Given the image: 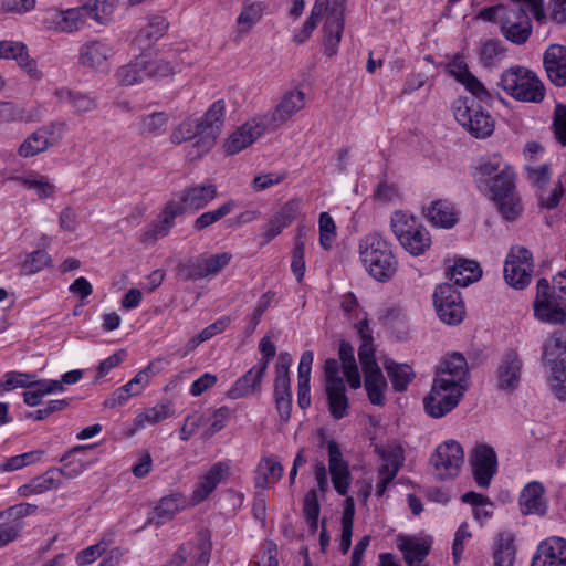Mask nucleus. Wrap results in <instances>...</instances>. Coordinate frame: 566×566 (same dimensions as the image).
<instances>
[{
	"mask_svg": "<svg viewBox=\"0 0 566 566\" xmlns=\"http://www.w3.org/2000/svg\"><path fill=\"white\" fill-rule=\"evenodd\" d=\"M365 389L369 401L375 406H384L387 381L380 368L365 370Z\"/></svg>",
	"mask_w": 566,
	"mask_h": 566,
	"instance_id": "49530a36",
	"label": "nucleus"
},
{
	"mask_svg": "<svg viewBox=\"0 0 566 566\" xmlns=\"http://www.w3.org/2000/svg\"><path fill=\"white\" fill-rule=\"evenodd\" d=\"M327 396L328 410L335 420L343 419L347 416L349 407L348 397L346 395L345 381H336L334 385H325Z\"/></svg>",
	"mask_w": 566,
	"mask_h": 566,
	"instance_id": "58836bf2",
	"label": "nucleus"
},
{
	"mask_svg": "<svg viewBox=\"0 0 566 566\" xmlns=\"http://www.w3.org/2000/svg\"><path fill=\"white\" fill-rule=\"evenodd\" d=\"M543 356L549 365V387L559 400H566V334L555 333L545 343Z\"/></svg>",
	"mask_w": 566,
	"mask_h": 566,
	"instance_id": "423d86ee",
	"label": "nucleus"
},
{
	"mask_svg": "<svg viewBox=\"0 0 566 566\" xmlns=\"http://www.w3.org/2000/svg\"><path fill=\"white\" fill-rule=\"evenodd\" d=\"M552 129L556 142L566 147V105L557 104L555 106Z\"/></svg>",
	"mask_w": 566,
	"mask_h": 566,
	"instance_id": "774afa93",
	"label": "nucleus"
},
{
	"mask_svg": "<svg viewBox=\"0 0 566 566\" xmlns=\"http://www.w3.org/2000/svg\"><path fill=\"white\" fill-rule=\"evenodd\" d=\"M533 271L532 253L522 245L512 247L504 263L505 282L516 290H523L531 283Z\"/></svg>",
	"mask_w": 566,
	"mask_h": 566,
	"instance_id": "1a4fd4ad",
	"label": "nucleus"
},
{
	"mask_svg": "<svg viewBox=\"0 0 566 566\" xmlns=\"http://www.w3.org/2000/svg\"><path fill=\"white\" fill-rule=\"evenodd\" d=\"M397 547L401 551L408 566H418L430 553L431 542L418 537L399 536Z\"/></svg>",
	"mask_w": 566,
	"mask_h": 566,
	"instance_id": "473e14b6",
	"label": "nucleus"
},
{
	"mask_svg": "<svg viewBox=\"0 0 566 566\" xmlns=\"http://www.w3.org/2000/svg\"><path fill=\"white\" fill-rule=\"evenodd\" d=\"M433 380L467 390L469 387V368L464 356L460 353L447 356L440 364Z\"/></svg>",
	"mask_w": 566,
	"mask_h": 566,
	"instance_id": "a211bd4d",
	"label": "nucleus"
},
{
	"mask_svg": "<svg viewBox=\"0 0 566 566\" xmlns=\"http://www.w3.org/2000/svg\"><path fill=\"white\" fill-rule=\"evenodd\" d=\"M329 6L328 0H316L312 7L310 18L303 24L302 30L294 35V41L304 43L317 27L322 15L327 11Z\"/></svg>",
	"mask_w": 566,
	"mask_h": 566,
	"instance_id": "13d9d810",
	"label": "nucleus"
},
{
	"mask_svg": "<svg viewBox=\"0 0 566 566\" xmlns=\"http://www.w3.org/2000/svg\"><path fill=\"white\" fill-rule=\"evenodd\" d=\"M433 305L437 315L444 324L458 325L464 319V303L460 292L451 284L442 283L436 287Z\"/></svg>",
	"mask_w": 566,
	"mask_h": 566,
	"instance_id": "9d476101",
	"label": "nucleus"
},
{
	"mask_svg": "<svg viewBox=\"0 0 566 566\" xmlns=\"http://www.w3.org/2000/svg\"><path fill=\"white\" fill-rule=\"evenodd\" d=\"M169 28V22L161 14L148 15L139 25L135 41L140 46H150L163 38Z\"/></svg>",
	"mask_w": 566,
	"mask_h": 566,
	"instance_id": "72a5a7b5",
	"label": "nucleus"
},
{
	"mask_svg": "<svg viewBox=\"0 0 566 566\" xmlns=\"http://www.w3.org/2000/svg\"><path fill=\"white\" fill-rule=\"evenodd\" d=\"M266 6L264 2L244 1L237 19L240 33H248L263 17Z\"/></svg>",
	"mask_w": 566,
	"mask_h": 566,
	"instance_id": "8fccbe9b",
	"label": "nucleus"
},
{
	"mask_svg": "<svg viewBox=\"0 0 566 566\" xmlns=\"http://www.w3.org/2000/svg\"><path fill=\"white\" fill-rule=\"evenodd\" d=\"M283 475L282 464L274 458H263L255 471L254 483L259 489H268L270 484L276 483Z\"/></svg>",
	"mask_w": 566,
	"mask_h": 566,
	"instance_id": "ea45409f",
	"label": "nucleus"
},
{
	"mask_svg": "<svg viewBox=\"0 0 566 566\" xmlns=\"http://www.w3.org/2000/svg\"><path fill=\"white\" fill-rule=\"evenodd\" d=\"M305 107V93L301 90H291L284 93L276 107L261 115L271 132L276 130L295 114Z\"/></svg>",
	"mask_w": 566,
	"mask_h": 566,
	"instance_id": "dca6fc26",
	"label": "nucleus"
},
{
	"mask_svg": "<svg viewBox=\"0 0 566 566\" xmlns=\"http://www.w3.org/2000/svg\"><path fill=\"white\" fill-rule=\"evenodd\" d=\"M268 132L271 130L261 115L255 116L228 136L223 143L224 151L229 156L239 154Z\"/></svg>",
	"mask_w": 566,
	"mask_h": 566,
	"instance_id": "2eb2a0df",
	"label": "nucleus"
},
{
	"mask_svg": "<svg viewBox=\"0 0 566 566\" xmlns=\"http://www.w3.org/2000/svg\"><path fill=\"white\" fill-rule=\"evenodd\" d=\"M358 254L367 273L378 282L389 281L397 272L398 261L391 244L378 232H369L359 239Z\"/></svg>",
	"mask_w": 566,
	"mask_h": 566,
	"instance_id": "f03ea898",
	"label": "nucleus"
},
{
	"mask_svg": "<svg viewBox=\"0 0 566 566\" xmlns=\"http://www.w3.org/2000/svg\"><path fill=\"white\" fill-rule=\"evenodd\" d=\"M145 62H146V74L147 77H166L171 75L177 65L165 57H155L149 59L147 55H145Z\"/></svg>",
	"mask_w": 566,
	"mask_h": 566,
	"instance_id": "338daca9",
	"label": "nucleus"
},
{
	"mask_svg": "<svg viewBox=\"0 0 566 566\" xmlns=\"http://www.w3.org/2000/svg\"><path fill=\"white\" fill-rule=\"evenodd\" d=\"M464 463V451L455 440L440 443L430 457L433 476L439 481L455 479Z\"/></svg>",
	"mask_w": 566,
	"mask_h": 566,
	"instance_id": "6e6552de",
	"label": "nucleus"
},
{
	"mask_svg": "<svg viewBox=\"0 0 566 566\" xmlns=\"http://www.w3.org/2000/svg\"><path fill=\"white\" fill-rule=\"evenodd\" d=\"M85 9L84 13L85 21L93 19L99 24H108L113 21V14L115 9L114 0H94V2L82 6Z\"/></svg>",
	"mask_w": 566,
	"mask_h": 566,
	"instance_id": "4d7b16f0",
	"label": "nucleus"
},
{
	"mask_svg": "<svg viewBox=\"0 0 566 566\" xmlns=\"http://www.w3.org/2000/svg\"><path fill=\"white\" fill-rule=\"evenodd\" d=\"M355 515L354 500L348 497L342 515V535L339 541V549L346 554L352 545L353 523Z\"/></svg>",
	"mask_w": 566,
	"mask_h": 566,
	"instance_id": "bf43d9fd",
	"label": "nucleus"
},
{
	"mask_svg": "<svg viewBox=\"0 0 566 566\" xmlns=\"http://www.w3.org/2000/svg\"><path fill=\"white\" fill-rule=\"evenodd\" d=\"M515 172L510 166H504L491 180L478 179V187L491 199L511 193L515 190Z\"/></svg>",
	"mask_w": 566,
	"mask_h": 566,
	"instance_id": "2f4dec72",
	"label": "nucleus"
},
{
	"mask_svg": "<svg viewBox=\"0 0 566 566\" xmlns=\"http://www.w3.org/2000/svg\"><path fill=\"white\" fill-rule=\"evenodd\" d=\"M12 180L20 185L33 189L40 199H46L53 196L55 187L45 176H39L35 172H29L24 176L12 177Z\"/></svg>",
	"mask_w": 566,
	"mask_h": 566,
	"instance_id": "6e6d98bb",
	"label": "nucleus"
},
{
	"mask_svg": "<svg viewBox=\"0 0 566 566\" xmlns=\"http://www.w3.org/2000/svg\"><path fill=\"white\" fill-rule=\"evenodd\" d=\"M186 506L185 496L181 493H171L160 499L154 509V516L156 524H164L166 521L171 520L175 514L184 510Z\"/></svg>",
	"mask_w": 566,
	"mask_h": 566,
	"instance_id": "79ce46f5",
	"label": "nucleus"
},
{
	"mask_svg": "<svg viewBox=\"0 0 566 566\" xmlns=\"http://www.w3.org/2000/svg\"><path fill=\"white\" fill-rule=\"evenodd\" d=\"M423 211L429 222L437 228L450 229L458 221L452 205L447 200L431 201Z\"/></svg>",
	"mask_w": 566,
	"mask_h": 566,
	"instance_id": "4c0bfd02",
	"label": "nucleus"
},
{
	"mask_svg": "<svg viewBox=\"0 0 566 566\" xmlns=\"http://www.w3.org/2000/svg\"><path fill=\"white\" fill-rule=\"evenodd\" d=\"M465 391L433 380L430 392L423 398L424 410L432 418H442L459 405Z\"/></svg>",
	"mask_w": 566,
	"mask_h": 566,
	"instance_id": "9b49d317",
	"label": "nucleus"
},
{
	"mask_svg": "<svg viewBox=\"0 0 566 566\" xmlns=\"http://www.w3.org/2000/svg\"><path fill=\"white\" fill-rule=\"evenodd\" d=\"M172 415V408L168 402L157 403L154 407L139 412L134 419L136 429H144L146 426L159 423Z\"/></svg>",
	"mask_w": 566,
	"mask_h": 566,
	"instance_id": "5fc2aeb1",
	"label": "nucleus"
},
{
	"mask_svg": "<svg viewBox=\"0 0 566 566\" xmlns=\"http://www.w3.org/2000/svg\"><path fill=\"white\" fill-rule=\"evenodd\" d=\"M339 360L349 386L358 389L361 386V378L355 360L354 347L348 342L343 340L339 345Z\"/></svg>",
	"mask_w": 566,
	"mask_h": 566,
	"instance_id": "de8ad7c7",
	"label": "nucleus"
},
{
	"mask_svg": "<svg viewBox=\"0 0 566 566\" xmlns=\"http://www.w3.org/2000/svg\"><path fill=\"white\" fill-rule=\"evenodd\" d=\"M300 209L298 200L292 199L285 202L281 209L269 220L264 227V243H269L279 235L286 227H289L296 217Z\"/></svg>",
	"mask_w": 566,
	"mask_h": 566,
	"instance_id": "c756f323",
	"label": "nucleus"
},
{
	"mask_svg": "<svg viewBox=\"0 0 566 566\" xmlns=\"http://www.w3.org/2000/svg\"><path fill=\"white\" fill-rule=\"evenodd\" d=\"M116 77L122 85L126 86L140 83L145 77H147L145 54H142L130 63L120 66L116 72Z\"/></svg>",
	"mask_w": 566,
	"mask_h": 566,
	"instance_id": "09e8293b",
	"label": "nucleus"
},
{
	"mask_svg": "<svg viewBox=\"0 0 566 566\" xmlns=\"http://www.w3.org/2000/svg\"><path fill=\"white\" fill-rule=\"evenodd\" d=\"M455 120L473 137L486 138L495 128V120L474 99L459 97L452 104Z\"/></svg>",
	"mask_w": 566,
	"mask_h": 566,
	"instance_id": "39448f33",
	"label": "nucleus"
},
{
	"mask_svg": "<svg viewBox=\"0 0 566 566\" xmlns=\"http://www.w3.org/2000/svg\"><path fill=\"white\" fill-rule=\"evenodd\" d=\"M230 473V467L227 462L219 461L210 467L208 471L201 474L196 483L192 494V504H199L222 483Z\"/></svg>",
	"mask_w": 566,
	"mask_h": 566,
	"instance_id": "412c9836",
	"label": "nucleus"
},
{
	"mask_svg": "<svg viewBox=\"0 0 566 566\" xmlns=\"http://www.w3.org/2000/svg\"><path fill=\"white\" fill-rule=\"evenodd\" d=\"M319 244L324 250H331L336 237V224L328 212H321L318 218Z\"/></svg>",
	"mask_w": 566,
	"mask_h": 566,
	"instance_id": "0e129e2a",
	"label": "nucleus"
},
{
	"mask_svg": "<svg viewBox=\"0 0 566 566\" xmlns=\"http://www.w3.org/2000/svg\"><path fill=\"white\" fill-rule=\"evenodd\" d=\"M469 462L476 485L482 489L489 488L497 472L495 450L489 444L479 443L471 450Z\"/></svg>",
	"mask_w": 566,
	"mask_h": 566,
	"instance_id": "ddd939ff",
	"label": "nucleus"
},
{
	"mask_svg": "<svg viewBox=\"0 0 566 566\" xmlns=\"http://www.w3.org/2000/svg\"><path fill=\"white\" fill-rule=\"evenodd\" d=\"M265 373L264 364L252 366L243 376L234 381L231 388L227 391V397L229 399L237 400L260 394Z\"/></svg>",
	"mask_w": 566,
	"mask_h": 566,
	"instance_id": "cd10ccee",
	"label": "nucleus"
},
{
	"mask_svg": "<svg viewBox=\"0 0 566 566\" xmlns=\"http://www.w3.org/2000/svg\"><path fill=\"white\" fill-rule=\"evenodd\" d=\"M564 302L551 294V286L546 279L537 281L534 301L536 318L548 324H564L566 322V305Z\"/></svg>",
	"mask_w": 566,
	"mask_h": 566,
	"instance_id": "f8f14e48",
	"label": "nucleus"
},
{
	"mask_svg": "<svg viewBox=\"0 0 566 566\" xmlns=\"http://www.w3.org/2000/svg\"><path fill=\"white\" fill-rule=\"evenodd\" d=\"M85 12L86 10L82 9V7L66 10L49 8L43 13L42 24L49 31L73 33L84 25Z\"/></svg>",
	"mask_w": 566,
	"mask_h": 566,
	"instance_id": "f3484780",
	"label": "nucleus"
},
{
	"mask_svg": "<svg viewBox=\"0 0 566 566\" xmlns=\"http://www.w3.org/2000/svg\"><path fill=\"white\" fill-rule=\"evenodd\" d=\"M292 364V356L289 353H281L275 365L274 396L292 395L289 369Z\"/></svg>",
	"mask_w": 566,
	"mask_h": 566,
	"instance_id": "603ef678",
	"label": "nucleus"
},
{
	"mask_svg": "<svg viewBox=\"0 0 566 566\" xmlns=\"http://www.w3.org/2000/svg\"><path fill=\"white\" fill-rule=\"evenodd\" d=\"M235 207L233 200H229L214 210L201 213L193 222L196 231H202L228 216Z\"/></svg>",
	"mask_w": 566,
	"mask_h": 566,
	"instance_id": "052dcab7",
	"label": "nucleus"
},
{
	"mask_svg": "<svg viewBox=\"0 0 566 566\" xmlns=\"http://www.w3.org/2000/svg\"><path fill=\"white\" fill-rule=\"evenodd\" d=\"M384 367L391 381L395 391H405L412 380L415 374L411 367L407 364H397L390 359L384 363Z\"/></svg>",
	"mask_w": 566,
	"mask_h": 566,
	"instance_id": "3c124183",
	"label": "nucleus"
},
{
	"mask_svg": "<svg viewBox=\"0 0 566 566\" xmlns=\"http://www.w3.org/2000/svg\"><path fill=\"white\" fill-rule=\"evenodd\" d=\"M479 264L470 260H459L448 271V276L458 286H468L481 277Z\"/></svg>",
	"mask_w": 566,
	"mask_h": 566,
	"instance_id": "a19ab883",
	"label": "nucleus"
},
{
	"mask_svg": "<svg viewBox=\"0 0 566 566\" xmlns=\"http://www.w3.org/2000/svg\"><path fill=\"white\" fill-rule=\"evenodd\" d=\"M494 566H512L515 558L514 538L510 533L499 534L493 548Z\"/></svg>",
	"mask_w": 566,
	"mask_h": 566,
	"instance_id": "864d4df0",
	"label": "nucleus"
},
{
	"mask_svg": "<svg viewBox=\"0 0 566 566\" xmlns=\"http://www.w3.org/2000/svg\"><path fill=\"white\" fill-rule=\"evenodd\" d=\"M314 360L312 350H305L300 359L297 368V403L301 409H306L311 405V371Z\"/></svg>",
	"mask_w": 566,
	"mask_h": 566,
	"instance_id": "c9c22d12",
	"label": "nucleus"
},
{
	"mask_svg": "<svg viewBox=\"0 0 566 566\" xmlns=\"http://www.w3.org/2000/svg\"><path fill=\"white\" fill-rule=\"evenodd\" d=\"M507 95L524 103H541L545 98V87L531 70L514 65L504 70L497 82Z\"/></svg>",
	"mask_w": 566,
	"mask_h": 566,
	"instance_id": "7ed1b4c3",
	"label": "nucleus"
},
{
	"mask_svg": "<svg viewBox=\"0 0 566 566\" xmlns=\"http://www.w3.org/2000/svg\"><path fill=\"white\" fill-rule=\"evenodd\" d=\"M216 197L217 187L213 184H200L181 190L174 200L185 213L207 207Z\"/></svg>",
	"mask_w": 566,
	"mask_h": 566,
	"instance_id": "aec40b11",
	"label": "nucleus"
},
{
	"mask_svg": "<svg viewBox=\"0 0 566 566\" xmlns=\"http://www.w3.org/2000/svg\"><path fill=\"white\" fill-rule=\"evenodd\" d=\"M545 489L541 482L527 483L520 495L521 512L527 514L544 515L547 511V502L544 496Z\"/></svg>",
	"mask_w": 566,
	"mask_h": 566,
	"instance_id": "7c9ffc66",
	"label": "nucleus"
},
{
	"mask_svg": "<svg viewBox=\"0 0 566 566\" xmlns=\"http://www.w3.org/2000/svg\"><path fill=\"white\" fill-rule=\"evenodd\" d=\"M25 389L27 390L23 392V400L30 407L40 405L45 395L63 390L61 382L57 380H36L35 378Z\"/></svg>",
	"mask_w": 566,
	"mask_h": 566,
	"instance_id": "c03bdc74",
	"label": "nucleus"
},
{
	"mask_svg": "<svg viewBox=\"0 0 566 566\" xmlns=\"http://www.w3.org/2000/svg\"><path fill=\"white\" fill-rule=\"evenodd\" d=\"M522 361L514 350L507 352L497 368V387L501 390L513 391L521 379Z\"/></svg>",
	"mask_w": 566,
	"mask_h": 566,
	"instance_id": "c85d7f7f",
	"label": "nucleus"
},
{
	"mask_svg": "<svg viewBox=\"0 0 566 566\" xmlns=\"http://www.w3.org/2000/svg\"><path fill=\"white\" fill-rule=\"evenodd\" d=\"M232 260L230 252H220L216 254L202 253L191 259L187 264V279L201 280L214 276L221 272Z\"/></svg>",
	"mask_w": 566,
	"mask_h": 566,
	"instance_id": "6ab92c4d",
	"label": "nucleus"
},
{
	"mask_svg": "<svg viewBox=\"0 0 566 566\" xmlns=\"http://www.w3.org/2000/svg\"><path fill=\"white\" fill-rule=\"evenodd\" d=\"M113 54V48L99 40L84 43L78 52V62L81 65L95 71L107 69V61Z\"/></svg>",
	"mask_w": 566,
	"mask_h": 566,
	"instance_id": "bb28decb",
	"label": "nucleus"
},
{
	"mask_svg": "<svg viewBox=\"0 0 566 566\" xmlns=\"http://www.w3.org/2000/svg\"><path fill=\"white\" fill-rule=\"evenodd\" d=\"M344 30L343 13L337 9L327 12L324 31V48L328 56L336 54Z\"/></svg>",
	"mask_w": 566,
	"mask_h": 566,
	"instance_id": "f704fd0d",
	"label": "nucleus"
},
{
	"mask_svg": "<svg viewBox=\"0 0 566 566\" xmlns=\"http://www.w3.org/2000/svg\"><path fill=\"white\" fill-rule=\"evenodd\" d=\"M55 97L61 104L70 105L75 113H87L96 108V101L87 94L74 92L62 87L54 92Z\"/></svg>",
	"mask_w": 566,
	"mask_h": 566,
	"instance_id": "a18cd8bd",
	"label": "nucleus"
},
{
	"mask_svg": "<svg viewBox=\"0 0 566 566\" xmlns=\"http://www.w3.org/2000/svg\"><path fill=\"white\" fill-rule=\"evenodd\" d=\"M390 228L401 247L411 255H421L431 245L428 230L419 224L413 216L403 211L392 213Z\"/></svg>",
	"mask_w": 566,
	"mask_h": 566,
	"instance_id": "20e7f679",
	"label": "nucleus"
},
{
	"mask_svg": "<svg viewBox=\"0 0 566 566\" xmlns=\"http://www.w3.org/2000/svg\"><path fill=\"white\" fill-rule=\"evenodd\" d=\"M328 469L335 491L339 495H346L350 485V472L347 462L343 459L342 451L336 441L327 442Z\"/></svg>",
	"mask_w": 566,
	"mask_h": 566,
	"instance_id": "4be33fe9",
	"label": "nucleus"
},
{
	"mask_svg": "<svg viewBox=\"0 0 566 566\" xmlns=\"http://www.w3.org/2000/svg\"><path fill=\"white\" fill-rule=\"evenodd\" d=\"M543 65L548 80L555 86L566 85V46L551 44L543 54Z\"/></svg>",
	"mask_w": 566,
	"mask_h": 566,
	"instance_id": "a878e982",
	"label": "nucleus"
},
{
	"mask_svg": "<svg viewBox=\"0 0 566 566\" xmlns=\"http://www.w3.org/2000/svg\"><path fill=\"white\" fill-rule=\"evenodd\" d=\"M0 57L14 60L25 74L33 80H40L43 76L36 61L30 57L28 48L23 42L0 41Z\"/></svg>",
	"mask_w": 566,
	"mask_h": 566,
	"instance_id": "b1692460",
	"label": "nucleus"
},
{
	"mask_svg": "<svg viewBox=\"0 0 566 566\" xmlns=\"http://www.w3.org/2000/svg\"><path fill=\"white\" fill-rule=\"evenodd\" d=\"M42 450H33L22 454L13 455L0 462V472H13L41 460Z\"/></svg>",
	"mask_w": 566,
	"mask_h": 566,
	"instance_id": "680f3d73",
	"label": "nucleus"
},
{
	"mask_svg": "<svg viewBox=\"0 0 566 566\" xmlns=\"http://www.w3.org/2000/svg\"><path fill=\"white\" fill-rule=\"evenodd\" d=\"M92 447L93 446H77L64 454L61 458V462L65 463L61 468H56L59 472V479L65 478L72 480L81 475L93 461L87 460L84 457L76 458V455L84 454L85 450Z\"/></svg>",
	"mask_w": 566,
	"mask_h": 566,
	"instance_id": "e433bc0d",
	"label": "nucleus"
},
{
	"mask_svg": "<svg viewBox=\"0 0 566 566\" xmlns=\"http://www.w3.org/2000/svg\"><path fill=\"white\" fill-rule=\"evenodd\" d=\"M202 423L209 426L207 436L211 437L222 430L232 417V410L229 407L222 406L213 410L209 416L202 415Z\"/></svg>",
	"mask_w": 566,
	"mask_h": 566,
	"instance_id": "69168bd1",
	"label": "nucleus"
},
{
	"mask_svg": "<svg viewBox=\"0 0 566 566\" xmlns=\"http://www.w3.org/2000/svg\"><path fill=\"white\" fill-rule=\"evenodd\" d=\"M211 551V534L201 530L184 542L164 566H208Z\"/></svg>",
	"mask_w": 566,
	"mask_h": 566,
	"instance_id": "0eeeda50",
	"label": "nucleus"
},
{
	"mask_svg": "<svg viewBox=\"0 0 566 566\" xmlns=\"http://www.w3.org/2000/svg\"><path fill=\"white\" fill-rule=\"evenodd\" d=\"M226 117V102L218 99L200 117L187 116L176 125L169 136L174 145L192 142L188 150L190 159H198L210 153L222 132Z\"/></svg>",
	"mask_w": 566,
	"mask_h": 566,
	"instance_id": "f257e3e1",
	"label": "nucleus"
},
{
	"mask_svg": "<svg viewBox=\"0 0 566 566\" xmlns=\"http://www.w3.org/2000/svg\"><path fill=\"white\" fill-rule=\"evenodd\" d=\"M181 208L170 200L158 216L157 220L151 223L140 235V241L145 244H153L158 239L166 237L175 226V219L182 214Z\"/></svg>",
	"mask_w": 566,
	"mask_h": 566,
	"instance_id": "5701e85b",
	"label": "nucleus"
},
{
	"mask_svg": "<svg viewBox=\"0 0 566 566\" xmlns=\"http://www.w3.org/2000/svg\"><path fill=\"white\" fill-rule=\"evenodd\" d=\"M531 566H566V541L562 537L543 541L537 547Z\"/></svg>",
	"mask_w": 566,
	"mask_h": 566,
	"instance_id": "393cba45",
	"label": "nucleus"
},
{
	"mask_svg": "<svg viewBox=\"0 0 566 566\" xmlns=\"http://www.w3.org/2000/svg\"><path fill=\"white\" fill-rule=\"evenodd\" d=\"M53 143V132L48 128H40L21 144L19 155L22 157H33L46 150Z\"/></svg>",
	"mask_w": 566,
	"mask_h": 566,
	"instance_id": "37998d69",
	"label": "nucleus"
},
{
	"mask_svg": "<svg viewBox=\"0 0 566 566\" xmlns=\"http://www.w3.org/2000/svg\"><path fill=\"white\" fill-rule=\"evenodd\" d=\"M169 116L165 112H154L140 117V130L143 134L160 135L166 130Z\"/></svg>",
	"mask_w": 566,
	"mask_h": 566,
	"instance_id": "e2e57ef3",
	"label": "nucleus"
},
{
	"mask_svg": "<svg viewBox=\"0 0 566 566\" xmlns=\"http://www.w3.org/2000/svg\"><path fill=\"white\" fill-rule=\"evenodd\" d=\"M500 31L511 43L522 45L527 42L532 34V21L522 8H507L502 13Z\"/></svg>",
	"mask_w": 566,
	"mask_h": 566,
	"instance_id": "4468645a",
	"label": "nucleus"
}]
</instances>
